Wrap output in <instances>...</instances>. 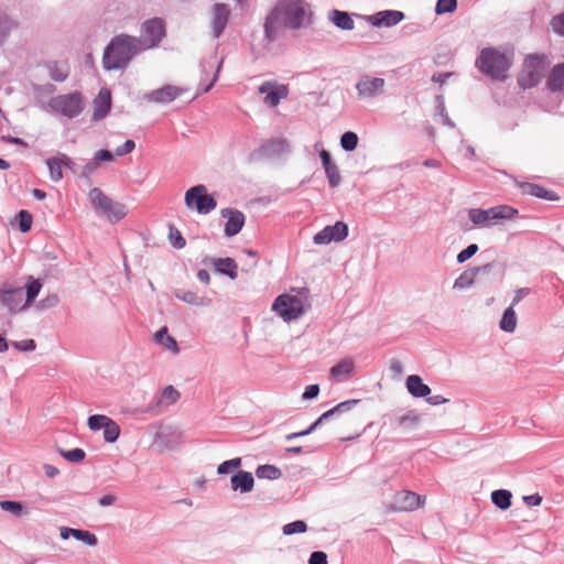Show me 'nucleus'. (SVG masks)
I'll return each instance as SVG.
<instances>
[{
	"label": "nucleus",
	"mask_w": 564,
	"mask_h": 564,
	"mask_svg": "<svg viewBox=\"0 0 564 564\" xmlns=\"http://www.w3.org/2000/svg\"><path fill=\"white\" fill-rule=\"evenodd\" d=\"M456 9L457 0H437L435 6V13L437 15L453 13Z\"/></svg>",
	"instance_id": "3c124183"
},
{
	"label": "nucleus",
	"mask_w": 564,
	"mask_h": 564,
	"mask_svg": "<svg viewBox=\"0 0 564 564\" xmlns=\"http://www.w3.org/2000/svg\"><path fill=\"white\" fill-rule=\"evenodd\" d=\"M89 199L94 208L101 210L111 223H118L128 213L126 205L112 200L98 187L90 189Z\"/></svg>",
	"instance_id": "423d86ee"
},
{
	"label": "nucleus",
	"mask_w": 564,
	"mask_h": 564,
	"mask_svg": "<svg viewBox=\"0 0 564 564\" xmlns=\"http://www.w3.org/2000/svg\"><path fill=\"white\" fill-rule=\"evenodd\" d=\"M405 386L409 393L414 398H425L431 393V388L417 375H410L406 378Z\"/></svg>",
	"instance_id": "a878e982"
},
{
	"label": "nucleus",
	"mask_w": 564,
	"mask_h": 564,
	"mask_svg": "<svg viewBox=\"0 0 564 564\" xmlns=\"http://www.w3.org/2000/svg\"><path fill=\"white\" fill-rule=\"evenodd\" d=\"M435 113L440 117H444L447 115L445 99L443 95H437L435 97Z\"/></svg>",
	"instance_id": "0e129e2a"
},
{
	"label": "nucleus",
	"mask_w": 564,
	"mask_h": 564,
	"mask_svg": "<svg viewBox=\"0 0 564 564\" xmlns=\"http://www.w3.org/2000/svg\"><path fill=\"white\" fill-rule=\"evenodd\" d=\"M395 510L410 511L422 505V497L415 492L403 490L394 497Z\"/></svg>",
	"instance_id": "4be33fe9"
},
{
	"label": "nucleus",
	"mask_w": 564,
	"mask_h": 564,
	"mask_svg": "<svg viewBox=\"0 0 564 564\" xmlns=\"http://www.w3.org/2000/svg\"><path fill=\"white\" fill-rule=\"evenodd\" d=\"M59 454L69 463H80L85 459L86 453L82 448H73L69 451L59 449Z\"/></svg>",
	"instance_id": "09e8293b"
},
{
	"label": "nucleus",
	"mask_w": 564,
	"mask_h": 564,
	"mask_svg": "<svg viewBox=\"0 0 564 564\" xmlns=\"http://www.w3.org/2000/svg\"><path fill=\"white\" fill-rule=\"evenodd\" d=\"M55 91H56V86L53 84H50V83L44 84V85H40V84L33 85V93L37 97L53 95Z\"/></svg>",
	"instance_id": "6e6d98bb"
},
{
	"label": "nucleus",
	"mask_w": 564,
	"mask_h": 564,
	"mask_svg": "<svg viewBox=\"0 0 564 564\" xmlns=\"http://www.w3.org/2000/svg\"><path fill=\"white\" fill-rule=\"evenodd\" d=\"M290 144L284 138H272L264 141L257 150H254L250 158H278L284 153L290 152Z\"/></svg>",
	"instance_id": "ddd939ff"
},
{
	"label": "nucleus",
	"mask_w": 564,
	"mask_h": 564,
	"mask_svg": "<svg viewBox=\"0 0 564 564\" xmlns=\"http://www.w3.org/2000/svg\"><path fill=\"white\" fill-rule=\"evenodd\" d=\"M165 36V21L159 17L148 19L140 26L139 47L141 51L158 47Z\"/></svg>",
	"instance_id": "39448f33"
},
{
	"label": "nucleus",
	"mask_w": 564,
	"mask_h": 564,
	"mask_svg": "<svg viewBox=\"0 0 564 564\" xmlns=\"http://www.w3.org/2000/svg\"><path fill=\"white\" fill-rule=\"evenodd\" d=\"M327 554L323 551H314L311 553L308 564H327Z\"/></svg>",
	"instance_id": "680f3d73"
},
{
	"label": "nucleus",
	"mask_w": 564,
	"mask_h": 564,
	"mask_svg": "<svg viewBox=\"0 0 564 564\" xmlns=\"http://www.w3.org/2000/svg\"><path fill=\"white\" fill-rule=\"evenodd\" d=\"M516 185L522 191V194L531 195L546 200H557L558 196L555 192L549 191L543 186L529 182L514 181Z\"/></svg>",
	"instance_id": "b1692460"
},
{
	"label": "nucleus",
	"mask_w": 564,
	"mask_h": 564,
	"mask_svg": "<svg viewBox=\"0 0 564 564\" xmlns=\"http://www.w3.org/2000/svg\"><path fill=\"white\" fill-rule=\"evenodd\" d=\"M13 346L20 351H33L36 348L34 339L14 341Z\"/></svg>",
	"instance_id": "e2e57ef3"
},
{
	"label": "nucleus",
	"mask_w": 564,
	"mask_h": 564,
	"mask_svg": "<svg viewBox=\"0 0 564 564\" xmlns=\"http://www.w3.org/2000/svg\"><path fill=\"white\" fill-rule=\"evenodd\" d=\"M492 263L474 267L464 270L458 278L454 281L453 289L465 290L474 285L475 279L480 272H490Z\"/></svg>",
	"instance_id": "aec40b11"
},
{
	"label": "nucleus",
	"mask_w": 564,
	"mask_h": 564,
	"mask_svg": "<svg viewBox=\"0 0 564 564\" xmlns=\"http://www.w3.org/2000/svg\"><path fill=\"white\" fill-rule=\"evenodd\" d=\"M47 107L51 111L67 119L77 118L85 108L84 97L80 91L57 95L50 99Z\"/></svg>",
	"instance_id": "20e7f679"
},
{
	"label": "nucleus",
	"mask_w": 564,
	"mask_h": 564,
	"mask_svg": "<svg viewBox=\"0 0 564 564\" xmlns=\"http://www.w3.org/2000/svg\"><path fill=\"white\" fill-rule=\"evenodd\" d=\"M306 531H307V524L303 520H295L293 522L284 524L282 528V532L284 535L304 533Z\"/></svg>",
	"instance_id": "49530a36"
},
{
	"label": "nucleus",
	"mask_w": 564,
	"mask_h": 564,
	"mask_svg": "<svg viewBox=\"0 0 564 564\" xmlns=\"http://www.w3.org/2000/svg\"><path fill=\"white\" fill-rule=\"evenodd\" d=\"M102 430H104V440L107 443H115L118 440V437L120 436V426L112 419H109L106 422V426Z\"/></svg>",
	"instance_id": "58836bf2"
},
{
	"label": "nucleus",
	"mask_w": 564,
	"mask_h": 564,
	"mask_svg": "<svg viewBox=\"0 0 564 564\" xmlns=\"http://www.w3.org/2000/svg\"><path fill=\"white\" fill-rule=\"evenodd\" d=\"M46 165L50 171V177L53 182L57 183L63 178V166L56 156L46 160Z\"/></svg>",
	"instance_id": "ea45409f"
},
{
	"label": "nucleus",
	"mask_w": 564,
	"mask_h": 564,
	"mask_svg": "<svg viewBox=\"0 0 564 564\" xmlns=\"http://www.w3.org/2000/svg\"><path fill=\"white\" fill-rule=\"evenodd\" d=\"M23 288L0 289V303L6 306L11 314H15L28 306V304L23 303Z\"/></svg>",
	"instance_id": "2eb2a0df"
},
{
	"label": "nucleus",
	"mask_w": 564,
	"mask_h": 564,
	"mask_svg": "<svg viewBox=\"0 0 564 564\" xmlns=\"http://www.w3.org/2000/svg\"><path fill=\"white\" fill-rule=\"evenodd\" d=\"M74 539L82 541L89 546H96L98 544L97 536L87 530L76 529L74 532Z\"/></svg>",
	"instance_id": "de8ad7c7"
},
{
	"label": "nucleus",
	"mask_w": 564,
	"mask_h": 564,
	"mask_svg": "<svg viewBox=\"0 0 564 564\" xmlns=\"http://www.w3.org/2000/svg\"><path fill=\"white\" fill-rule=\"evenodd\" d=\"M501 330L507 333H513L517 327V315L512 306L505 310L502 317L499 322Z\"/></svg>",
	"instance_id": "72a5a7b5"
},
{
	"label": "nucleus",
	"mask_w": 564,
	"mask_h": 564,
	"mask_svg": "<svg viewBox=\"0 0 564 564\" xmlns=\"http://www.w3.org/2000/svg\"><path fill=\"white\" fill-rule=\"evenodd\" d=\"M212 261L217 273L226 275L231 280L238 276V265L232 258H214Z\"/></svg>",
	"instance_id": "393cba45"
},
{
	"label": "nucleus",
	"mask_w": 564,
	"mask_h": 564,
	"mask_svg": "<svg viewBox=\"0 0 564 564\" xmlns=\"http://www.w3.org/2000/svg\"><path fill=\"white\" fill-rule=\"evenodd\" d=\"M169 239H170L171 245L175 249H182L186 245L185 238L182 236L180 230L174 227L170 228Z\"/></svg>",
	"instance_id": "864d4df0"
},
{
	"label": "nucleus",
	"mask_w": 564,
	"mask_h": 564,
	"mask_svg": "<svg viewBox=\"0 0 564 564\" xmlns=\"http://www.w3.org/2000/svg\"><path fill=\"white\" fill-rule=\"evenodd\" d=\"M183 93V89L174 85H165L159 89H154L147 94L144 98L149 102L154 104H169L178 98Z\"/></svg>",
	"instance_id": "6ab92c4d"
},
{
	"label": "nucleus",
	"mask_w": 564,
	"mask_h": 564,
	"mask_svg": "<svg viewBox=\"0 0 564 564\" xmlns=\"http://www.w3.org/2000/svg\"><path fill=\"white\" fill-rule=\"evenodd\" d=\"M111 109V94L107 88L100 89L97 97L94 99L93 120L99 121L107 117Z\"/></svg>",
	"instance_id": "412c9836"
},
{
	"label": "nucleus",
	"mask_w": 564,
	"mask_h": 564,
	"mask_svg": "<svg viewBox=\"0 0 564 564\" xmlns=\"http://www.w3.org/2000/svg\"><path fill=\"white\" fill-rule=\"evenodd\" d=\"M59 303V297L57 294H48L44 299H42L39 303V307L42 310L55 307Z\"/></svg>",
	"instance_id": "bf43d9fd"
},
{
	"label": "nucleus",
	"mask_w": 564,
	"mask_h": 564,
	"mask_svg": "<svg viewBox=\"0 0 564 564\" xmlns=\"http://www.w3.org/2000/svg\"><path fill=\"white\" fill-rule=\"evenodd\" d=\"M358 145V135L352 131H346L340 137V147L346 152L354 151Z\"/></svg>",
	"instance_id": "79ce46f5"
},
{
	"label": "nucleus",
	"mask_w": 564,
	"mask_h": 564,
	"mask_svg": "<svg viewBox=\"0 0 564 564\" xmlns=\"http://www.w3.org/2000/svg\"><path fill=\"white\" fill-rule=\"evenodd\" d=\"M319 393V386L318 384H310L305 388L302 398L304 400H312L316 398Z\"/></svg>",
	"instance_id": "69168bd1"
},
{
	"label": "nucleus",
	"mask_w": 564,
	"mask_h": 564,
	"mask_svg": "<svg viewBox=\"0 0 564 564\" xmlns=\"http://www.w3.org/2000/svg\"><path fill=\"white\" fill-rule=\"evenodd\" d=\"M94 159L98 162V164H100V162L111 161L113 159V154L109 150L102 149L96 152Z\"/></svg>",
	"instance_id": "774afa93"
},
{
	"label": "nucleus",
	"mask_w": 564,
	"mask_h": 564,
	"mask_svg": "<svg viewBox=\"0 0 564 564\" xmlns=\"http://www.w3.org/2000/svg\"><path fill=\"white\" fill-rule=\"evenodd\" d=\"M155 341L173 352H178L177 341L169 335L166 326L155 333Z\"/></svg>",
	"instance_id": "f704fd0d"
},
{
	"label": "nucleus",
	"mask_w": 564,
	"mask_h": 564,
	"mask_svg": "<svg viewBox=\"0 0 564 564\" xmlns=\"http://www.w3.org/2000/svg\"><path fill=\"white\" fill-rule=\"evenodd\" d=\"M545 56L539 54L529 55L523 63L522 70L518 76V84L523 89L536 86L545 70Z\"/></svg>",
	"instance_id": "6e6552de"
},
{
	"label": "nucleus",
	"mask_w": 564,
	"mask_h": 564,
	"mask_svg": "<svg viewBox=\"0 0 564 564\" xmlns=\"http://www.w3.org/2000/svg\"><path fill=\"white\" fill-rule=\"evenodd\" d=\"M323 167L327 176L329 186L333 188L337 187L341 181L337 165L334 162H332L329 165H324Z\"/></svg>",
	"instance_id": "c03bdc74"
},
{
	"label": "nucleus",
	"mask_w": 564,
	"mask_h": 564,
	"mask_svg": "<svg viewBox=\"0 0 564 564\" xmlns=\"http://www.w3.org/2000/svg\"><path fill=\"white\" fill-rule=\"evenodd\" d=\"M175 297L187 304L196 306H207L210 303V300L208 297L198 296L193 291L177 290L175 292Z\"/></svg>",
	"instance_id": "7c9ffc66"
},
{
	"label": "nucleus",
	"mask_w": 564,
	"mask_h": 564,
	"mask_svg": "<svg viewBox=\"0 0 564 564\" xmlns=\"http://www.w3.org/2000/svg\"><path fill=\"white\" fill-rule=\"evenodd\" d=\"M358 98L361 100L375 99L384 93L386 80L364 74L355 85Z\"/></svg>",
	"instance_id": "9b49d317"
},
{
	"label": "nucleus",
	"mask_w": 564,
	"mask_h": 564,
	"mask_svg": "<svg viewBox=\"0 0 564 564\" xmlns=\"http://www.w3.org/2000/svg\"><path fill=\"white\" fill-rule=\"evenodd\" d=\"M140 51L138 37L127 34L117 35L105 48L104 68L107 70L124 68L133 55Z\"/></svg>",
	"instance_id": "f03ea898"
},
{
	"label": "nucleus",
	"mask_w": 564,
	"mask_h": 564,
	"mask_svg": "<svg viewBox=\"0 0 564 564\" xmlns=\"http://www.w3.org/2000/svg\"><path fill=\"white\" fill-rule=\"evenodd\" d=\"M256 476L259 479L276 480L282 476V471L274 465H259L256 469Z\"/></svg>",
	"instance_id": "c9c22d12"
},
{
	"label": "nucleus",
	"mask_w": 564,
	"mask_h": 564,
	"mask_svg": "<svg viewBox=\"0 0 564 564\" xmlns=\"http://www.w3.org/2000/svg\"><path fill=\"white\" fill-rule=\"evenodd\" d=\"M185 205L188 209H195L200 215L213 212L216 206V199L207 193L204 185H195L185 193Z\"/></svg>",
	"instance_id": "1a4fd4ad"
},
{
	"label": "nucleus",
	"mask_w": 564,
	"mask_h": 564,
	"mask_svg": "<svg viewBox=\"0 0 564 564\" xmlns=\"http://www.w3.org/2000/svg\"><path fill=\"white\" fill-rule=\"evenodd\" d=\"M241 466V458L236 457L228 460L223 462L217 467V473L219 475H227Z\"/></svg>",
	"instance_id": "8fccbe9b"
},
{
	"label": "nucleus",
	"mask_w": 564,
	"mask_h": 564,
	"mask_svg": "<svg viewBox=\"0 0 564 564\" xmlns=\"http://www.w3.org/2000/svg\"><path fill=\"white\" fill-rule=\"evenodd\" d=\"M259 93L267 94L264 104L270 107H276L282 99H285L289 94L288 86L276 85L272 82H264L259 87Z\"/></svg>",
	"instance_id": "f3484780"
},
{
	"label": "nucleus",
	"mask_w": 564,
	"mask_h": 564,
	"mask_svg": "<svg viewBox=\"0 0 564 564\" xmlns=\"http://www.w3.org/2000/svg\"><path fill=\"white\" fill-rule=\"evenodd\" d=\"M358 402L359 400H347L338 403L334 409L337 413H345L350 411Z\"/></svg>",
	"instance_id": "338daca9"
},
{
	"label": "nucleus",
	"mask_w": 564,
	"mask_h": 564,
	"mask_svg": "<svg viewBox=\"0 0 564 564\" xmlns=\"http://www.w3.org/2000/svg\"><path fill=\"white\" fill-rule=\"evenodd\" d=\"M15 26V22L7 15L0 17V45L6 43Z\"/></svg>",
	"instance_id": "a19ab883"
},
{
	"label": "nucleus",
	"mask_w": 564,
	"mask_h": 564,
	"mask_svg": "<svg viewBox=\"0 0 564 564\" xmlns=\"http://www.w3.org/2000/svg\"><path fill=\"white\" fill-rule=\"evenodd\" d=\"M221 65H223V59L217 64L216 68H215V72H214V76L212 78L210 82L208 83H205L204 79H200V83H199V90L202 93H208L213 86L215 85V83L217 82L218 79V75H219V72H220V68H221Z\"/></svg>",
	"instance_id": "4d7b16f0"
},
{
	"label": "nucleus",
	"mask_w": 564,
	"mask_h": 564,
	"mask_svg": "<svg viewBox=\"0 0 564 564\" xmlns=\"http://www.w3.org/2000/svg\"><path fill=\"white\" fill-rule=\"evenodd\" d=\"M107 415L102 414H94L88 417V427L91 431H99L102 430L106 426V422L109 420Z\"/></svg>",
	"instance_id": "603ef678"
},
{
	"label": "nucleus",
	"mask_w": 564,
	"mask_h": 564,
	"mask_svg": "<svg viewBox=\"0 0 564 564\" xmlns=\"http://www.w3.org/2000/svg\"><path fill=\"white\" fill-rule=\"evenodd\" d=\"M354 372V362L350 359H343L330 368V376L341 382L348 380Z\"/></svg>",
	"instance_id": "cd10ccee"
},
{
	"label": "nucleus",
	"mask_w": 564,
	"mask_h": 564,
	"mask_svg": "<svg viewBox=\"0 0 564 564\" xmlns=\"http://www.w3.org/2000/svg\"><path fill=\"white\" fill-rule=\"evenodd\" d=\"M512 495L507 489H497L491 492L492 503L500 510H507L511 506Z\"/></svg>",
	"instance_id": "473e14b6"
},
{
	"label": "nucleus",
	"mask_w": 564,
	"mask_h": 564,
	"mask_svg": "<svg viewBox=\"0 0 564 564\" xmlns=\"http://www.w3.org/2000/svg\"><path fill=\"white\" fill-rule=\"evenodd\" d=\"M348 231V225L339 220L315 234L313 242L317 246L328 245L333 241L340 242L347 238Z\"/></svg>",
	"instance_id": "f8f14e48"
},
{
	"label": "nucleus",
	"mask_w": 564,
	"mask_h": 564,
	"mask_svg": "<svg viewBox=\"0 0 564 564\" xmlns=\"http://www.w3.org/2000/svg\"><path fill=\"white\" fill-rule=\"evenodd\" d=\"M135 148L133 140H126L121 145L116 149V155L123 156L132 152Z\"/></svg>",
	"instance_id": "052dcab7"
},
{
	"label": "nucleus",
	"mask_w": 564,
	"mask_h": 564,
	"mask_svg": "<svg viewBox=\"0 0 564 564\" xmlns=\"http://www.w3.org/2000/svg\"><path fill=\"white\" fill-rule=\"evenodd\" d=\"M178 398L180 392L173 386H167L163 389L160 398L158 399V403H165L166 405L173 404Z\"/></svg>",
	"instance_id": "a18cd8bd"
},
{
	"label": "nucleus",
	"mask_w": 564,
	"mask_h": 564,
	"mask_svg": "<svg viewBox=\"0 0 564 564\" xmlns=\"http://www.w3.org/2000/svg\"><path fill=\"white\" fill-rule=\"evenodd\" d=\"M272 310L285 322L296 319L304 313L302 300L290 294L279 295L272 304Z\"/></svg>",
	"instance_id": "9d476101"
},
{
	"label": "nucleus",
	"mask_w": 564,
	"mask_h": 564,
	"mask_svg": "<svg viewBox=\"0 0 564 564\" xmlns=\"http://www.w3.org/2000/svg\"><path fill=\"white\" fill-rule=\"evenodd\" d=\"M404 13L399 10H382L368 15L367 21L375 28H392L403 21Z\"/></svg>",
	"instance_id": "dca6fc26"
},
{
	"label": "nucleus",
	"mask_w": 564,
	"mask_h": 564,
	"mask_svg": "<svg viewBox=\"0 0 564 564\" xmlns=\"http://www.w3.org/2000/svg\"><path fill=\"white\" fill-rule=\"evenodd\" d=\"M230 8L217 2L212 7L210 29L214 39H219L229 21Z\"/></svg>",
	"instance_id": "4468645a"
},
{
	"label": "nucleus",
	"mask_w": 564,
	"mask_h": 564,
	"mask_svg": "<svg viewBox=\"0 0 564 564\" xmlns=\"http://www.w3.org/2000/svg\"><path fill=\"white\" fill-rule=\"evenodd\" d=\"M42 289V283L39 279L29 276V281L25 283L23 291L25 290V304L30 305L37 297Z\"/></svg>",
	"instance_id": "e433bc0d"
},
{
	"label": "nucleus",
	"mask_w": 564,
	"mask_h": 564,
	"mask_svg": "<svg viewBox=\"0 0 564 564\" xmlns=\"http://www.w3.org/2000/svg\"><path fill=\"white\" fill-rule=\"evenodd\" d=\"M311 17L310 6L304 0L278 1L264 19V41L269 44L275 42L281 26L293 31L308 26Z\"/></svg>",
	"instance_id": "f257e3e1"
},
{
	"label": "nucleus",
	"mask_w": 564,
	"mask_h": 564,
	"mask_svg": "<svg viewBox=\"0 0 564 564\" xmlns=\"http://www.w3.org/2000/svg\"><path fill=\"white\" fill-rule=\"evenodd\" d=\"M328 20L343 31H351L355 28L351 15L346 11L333 9L328 12Z\"/></svg>",
	"instance_id": "bb28decb"
},
{
	"label": "nucleus",
	"mask_w": 564,
	"mask_h": 564,
	"mask_svg": "<svg viewBox=\"0 0 564 564\" xmlns=\"http://www.w3.org/2000/svg\"><path fill=\"white\" fill-rule=\"evenodd\" d=\"M230 486L234 491L248 494L254 487V478L252 473L246 470L236 471L230 478Z\"/></svg>",
	"instance_id": "5701e85b"
},
{
	"label": "nucleus",
	"mask_w": 564,
	"mask_h": 564,
	"mask_svg": "<svg viewBox=\"0 0 564 564\" xmlns=\"http://www.w3.org/2000/svg\"><path fill=\"white\" fill-rule=\"evenodd\" d=\"M550 25L554 33L564 36V12L554 15L550 22Z\"/></svg>",
	"instance_id": "13d9d810"
},
{
	"label": "nucleus",
	"mask_w": 564,
	"mask_h": 564,
	"mask_svg": "<svg viewBox=\"0 0 564 564\" xmlns=\"http://www.w3.org/2000/svg\"><path fill=\"white\" fill-rule=\"evenodd\" d=\"M419 423V416L413 412H409L406 414L398 415L393 420L394 429H399L402 431H410L414 429Z\"/></svg>",
	"instance_id": "2f4dec72"
},
{
	"label": "nucleus",
	"mask_w": 564,
	"mask_h": 564,
	"mask_svg": "<svg viewBox=\"0 0 564 564\" xmlns=\"http://www.w3.org/2000/svg\"><path fill=\"white\" fill-rule=\"evenodd\" d=\"M221 216L227 218L224 229L225 236L232 237L241 231L246 219L242 212L234 208H224Z\"/></svg>",
	"instance_id": "a211bd4d"
},
{
	"label": "nucleus",
	"mask_w": 564,
	"mask_h": 564,
	"mask_svg": "<svg viewBox=\"0 0 564 564\" xmlns=\"http://www.w3.org/2000/svg\"><path fill=\"white\" fill-rule=\"evenodd\" d=\"M52 80L57 83L65 82L69 76V67L65 63L47 62L44 64Z\"/></svg>",
	"instance_id": "c85d7f7f"
},
{
	"label": "nucleus",
	"mask_w": 564,
	"mask_h": 564,
	"mask_svg": "<svg viewBox=\"0 0 564 564\" xmlns=\"http://www.w3.org/2000/svg\"><path fill=\"white\" fill-rule=\"evenodd\" d=\"M518 209L510 205H498L488 209L471 208L468 212L470 221L475 226H484L490 223L511 219L518 215Z\"/></svg>",
	"instance_id": "0eeeda50"
},
{
	"label": "nucleus",
	"mask_w": 564,
	"mask_h": 564,
	"mask_svg": "<svg viewBox=\"0 0 564 564\" xmlns=\"http://www.w3.org/2000/svg\"><path fill=\"white\" fill-rule=\"evenodd\" d=\"M478 250H479L478 245L470 243L469 246H467V248H465L457 254V257H456L457 263L462 264V263L466 262L473 256H475L478 252Z\"/></svg>",
	"instance_id": "5fc2aeb1"
},
{
	"label": "nucleus",
	"mask_w": 564,
	"mask_h": 564,
	"mask_svg": "<svg viewBox=\"0 0 564 564\" xmlns=\"http://www.w3.org/2000/svg\"><path fill=\"white\" fill-rule=\"evenodd\" d=\"M511 65L510 56L494 47L484 48L476 59L478 69L495 80H505Z\"/></svg>",
	"instance_id": "7ed1b4c3"
},
{
	"label": "nucleus",
	"mask_w": 564,
	"mask_h": 564,
	"mask_svg": "<svg viewBox=\"0 0 564 564\" xmlns=\"http://www.w3.org/2000/svg\"><path fill=\"white\" fill-rule=\"evenodd\" d=\"M547 87L551 91L564 90V63L555 65L547 79Z\"/></svg>",
	"instance_id": "c756f323"
},
{
	"label": "nucleus",
	"mask_w": 564,
	"mask_h": 564,
	"mask_svg": "<svg viewBox=\"0 0 564 564\" xmlns=\"http://www.w3.org/2000/svg\"><path fill=\"white\" fill-rule=\"evenodd\" d=\"M17 220L19 223V229L21 232L25 234L31 230L33 217L29 210L21 209L17 215Z\"/></svg>",
	"instance_id": "37998d69"
},
{
	"label": "nucleus",
	"mask_w": 564,
	"mask_h": 564,
	"mask_svg": "<svg viewBox=\"0 0 564 564\" xmlns=\"http://www.w3.org/2000/svg\"><path fill=\"white\" fill-rule=\"evenodd\" d=\"M0 508L14 517L26 516L29 512L22 502L15 500H1Z\"/></svg>",
	"instance_id": "4c0bfd02"
}]
</instances>
